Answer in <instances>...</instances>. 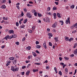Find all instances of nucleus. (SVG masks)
Masks as SVG:
<instances>
[{"label": "nucleus", "mask_w": 77, "mask_h": 77, "mask_svg": "<svg viewBox=\"0 0 77 77\" xmlns=\"http://www.w3.org/2000/svg\"><path fill=\"white\" fill-rule=\"evenodd\" d=\"M30 48H31V47L28 46L26 48V50H30Z\"/></svg>", "instance_id": "nucleus-8"}, {"label": "nucleus", "mask_w": 77, "mask_h": 77, "mask_svg": "<svg viewBox=\"0 0 77 77\" xmlns=\"http://www.w3.org/2000/svg\"><path fill=\"white\" fill-rule=\"evenodd\" d=\"M28 31L29 33H32V31L31 30H28Z\"/></svg>", "instance_id": "nucleus-40"}, {"label": "nucleus", "mask_w": 77, "mask_h": 77, "mask_svg": "<svg viewBox=\"0 0 77 77\" xmlns=\"http://www.w3.org/2000/svg\"><path fill=\"white\" fill-rule=\"evenodd\" d=\"M35 43L36 44V45H37V44H39V43L38 41H37Z\"/></svg>", "instance_id": "nucleus-48"}, {"label": "nucleus", "mask_w": 77, "mask_h": 77, "mask_svg": "<svg viewBox=\"0 0 77 77\" xmlns=\"http://www.w3.org/2000/svg\"><path fill=\"white\" fill-rule=\"evenodd\" d=\"M12 36H13V37L14 38H16V37H17V35H16V34H14L12 35Z\"/></svg>", "instance_id": "nucleus-21"}, {"label": "nucleus", "mask_w": 77, "mask_h": 77, "mask_svg": "<svg viewBox=\"0 0 77 77\" xmlns=\"http://www.w3.org/2000/svg\"><path fill=\"white\" fill-rule=\"evenodd\" d=\"M46 68L47 69H49V68H50L49 66H46Z\"/></svg>", "instance_id": "nucleus-42"}, {"label": "nucleus", "mask_w": 77, "mask_h": 77, "mask_svg": "<svg viewBox=\"0 0 77 77\" xmlns=\"http://www.w3.org/2000/svg\"><path fill=\"white\" fill-rule=\"evenodd\" d=\"M77 31L76 30H75L72 32V33H75Z\"/></svg>", "instance_id": "nucleus-47"}, {"label": "nucleus", "mask_w": 77, "mask_h": 77, "mask_svg": "<svg viewBox=\"0 0 77 77\" xmlns=\"http://www.w3.org/2000/svg\"><path fill=\"white\" fill-rule=\"evenodd\" d=\"M17 7L18 9L19 10L20 9V7H19V6L18 5H17Z\"/></svg>", "instance_id": "nucleus-56"}, {"label": "nucleus", "mask_w": 77, "mask_h": 77, "mask_svg": "<svg viewBox=\"0 0 77 77\" xmlns=\"http://www.w3.org/2000/svg\"><path fill=\"white\" fill-rule=\"evenodd\" d=\"M32 13H33V14H34L36 11H35V10H32Z\"/></svg>", "instance_id": "nucleus-33"}, {"label": "nucleus", "mask_w": 77, "mask_h": 77, "mask_svg": "<svg viewBox=\"0 0 77 77\" xmlns=\"http://www.w3.org/2000/svg\"><path fill=\"white\" fill-rule=\"evenodd\" d=\"M48 36H51V37H52V36H53V35L52 34V33H48Z\"/></svg>", "instance_id": "nucleus-17"}, {"label": "nucleus", "mask_w": 77, "mask_h": 77, "mask_svg": "<svg viewBox=\"0 0 77 77\" xmlns=\"http://www.w3.org/2000/svg\"><path fill=\"white\" fill-rule=\"evenodd\" d=\"M70 56L71 57H72L74 56V54H72L70 55Z\"/></svg>", "instance_id": "nucleus-34"}, {"label": "nucleus", "mask_w": 77, "mask_h": 77, "mask_svg": "<svg viewBox=\"0 0 77 77\" xmlns=\"http://www.w3.org/2000/svg\"><path fill=\"white\" fill-rule=\"evenodd\" d=\"M36 52L37 53H38V54L39 53V51H38V50H36Z\"/></svg>", "instance_id": "nucleus-62"}, {"label": "nucleus", "mask_w": 77, "mask_h": 77, "mask_svg": "<svg viewBox=\"0 0 77 77\" xmlns=\"http://www.w3.org/2000/svg\"><path fill=\"white\" fill-rule=\"evenodd\" d=\"M50 10V7H48L47 8V11H49Z\"/></svg>", "instance_id": "nucleus-35"}, {"label": "nucleus", "mask_w": 77, "mask_h": 77, "mask_svg": "<svg viewBox=\"0 0 77 77\" xmlns=\"http://www.w3.org/2000/svg\"><path fill=\"white\" fill-rule=\"evenodd\" d=\"M10 38V37H9V35H8L6 36L5 37V38H4V39H5L7 41V40H8V39H9Z\"/></svg>", "instance_id": "nucleus-2"}, {"label": "nucleus", "mask_w": 77, "mask_h": 77, "mask_svg": "<svg viewBox=\"0 0 77 77\" xmlns=\"http://www.w3.org/2000/svg\"><path fill=\"white\" fill-rule=\"evenodd\" d=\"M65 39L66 40V41H69V38L66 37V36H65Z\"/></svg>", "instance_id": "nucleus-7"}, {"label": "nucleus", "mask_w": 77, "mask_h": 77, "mask_svg": "<svg viewBox=\"0 0 77 77\" xmlns=\"http://www.w3.org/2000/svg\"><path fill=\"white\" fill-rule=\"evenodd\" d=\"M22 75H24V72H22Z\"/></svg>", "instance_id": "nucleus-59"}, {"label": "nucleus", "mask_w": 77, "mask_h": 77, "mask_svg": "<svg viewBox=\"0 0 77 77\" xmlns=\"http://www.w3.org/2000/svg\"><path fill=\"white\" fill-rule=\"evenodd\" d=\"M64 59H66L67 60H69V58L67 57H64Z\"/></svg>", "instance_id": "nucleus-29"}, {"label": "nucleus", "mask_w": 77, "mask_h": 77, "mask_svg": "<svg viewBox=\"0 0 77 77\" xmlns=\"http://www.w3.org/2000/svg\"><path fill=\"white\" fill-rule=\"evenodd\" d=\"M72 40H73V38H71L69 40V41L71 42V41H72Z\"/></svg>", "instance_id": "nucleus-19"}, {"label": "nucleus", "mask_w": 77, "mask_h": 77, "mask_svg": "<svg viewBox=\"0 0 77 77\" xmlns=\"http://www.w3.org/2000/svg\"><path fill=\"white\" fill-rule=\"evenodd\" d=\"M10 60H12L14 59V57H11L10 58H9Z\"/></svg>", "instance_id": "nucleus-16"}, {"label": "nucleus", "mask_w": 77, "mask_h": 77, "mask_svg": "<svg viewBox=\"0 0 77 77\" xmlns=\"http://www.w3.org/2000/svg\"><path fill=\"white\" fill-rule=\"evenodd\" d=\"M3 18L4 20H8V18H5V17H3Z\"/></svg>", "instance_id": "nucleus-46"}, {"label": "nucleus", "mask_w": 77, "mask_h": 77, "mask_svg": "<svg viewBox=\"0 0 77 77\" xmlns=\"http://www.w3.org/2000/svg\"><path fill=\"white\" fill-rule=\"evenodd\" d=\"M57 16L59 18H61V17L60 16V14L59 13H57Z\"/></svg>", "instance_id": "nucleus-9"}, {"label": "nucleus", "mask_w": 77, "mask_h": 77, "mask_svg": "<svg viewBox=\"0 0 77 77\" xmlns=\"http://www.w3.org/2000/svg\"><path fill=\"white\" fill-rule=\"evenodd\" d=\"M26 16L27 17L31 18H32V15L30 14V13H27Z\"/></svg>", "instance_id": "nucleus-1"}, {"label": "nucleus", "mask_w": 77, "mask_h": 77, "mask_svg": "<svg viewBox=\"0 0 77 77\" xmlns=\"http://www.w3.org/2000/svg\"><path fill=\"white\" fill-rule=\"evenodd\" d=\"M34 15H35V16H36V15L37 14V13L36 12V11L34 13Z\"/></svg>", "instance_id": "nucleus-38"}, {"label": "nucleus", "mask_w": 77, "mask_h": 77, "mask_svg": "<svg viewBox=\"0 0 77 77\" xmlns=\"http://www.w3.org/2000/svg\"><path fill=\"white\" fill-rule=\"evenodd\" d=\"M60 23H61V25H62V26H63V20H60Z\"/></svg>", "instance_id": "nucleus-11"}, {"label": "nucleus", "mask_w": 77, "mask_h": 77, "mask_svg": "<svg viewBox=\"0 0 77 77\" xmlns=\"http://www.w3.org/2000/svg\"><path fill=\"white\" fill-rule=\"evenodd\" d=\"M10 62H11V61H8V62L7 63V64H6L7 66H8L10 64V63H9Z\"/></svg>", "instance_id": "nucleus-28"}, {"label": "nucleus", "mask_w": 77, "mask_h": 77, "mask_svg": "<svg viewBox=\"0 0 77 77\" xmlns=\"http://www.w3.org/2000/svg\"><path fill=\"white\" fill-rule=\"evenodd\" d=\"M56 26H57V23L55 22L54 24L52 25V27L55 28V27H56Z\"/></svg>", "instance_id": "nucleus-3"}, {"label": "nucleus", "mask_w": 77, "mask_h": 77, "mask_svg": "<svg viewBox=\"0 0 77 77\" xmlns=\"http://www.w3.org/2000/svg\"><path fill=\"white\" fill-rule=\"evenodd\" d=\"M36 47L37 48H41V46L39 45H37L36 46Z\"/></svg>", "instance_id": "nucleus-14"}, {"label": "nucleus", "mask_w": 77, "mask_h": 77, "mask_svg": "<svg viewBox=\"0 0 77 77\" xmlns=\"http://www.w3.org/2000/svg\"><path fill=\"white\" fill-rule=\"evenodd\" d=\"M35 26H33L32 28V30H34V29H35Z\"/></svg>", "instance_id": "nucleus-51"}, {"label": "nucleus", "mask_w": 77, "mask_h": 77, "mask_svg": "<svg viewBox=\"0 0 77 77\" xmlns=\"http://www.w3.org/2000/svg\"><path fill=\"white\" fill-rule=\"evenodd\" d=\"M21 15H22V16H24V13H23V12H21Z\"/></svg>", "instance_id": "nucleus-55"}, {"label": "nucleus", "mask_w": 77, "mask_h": 77, "mask_svg": "<svg viewBox=\"0 0 77 77\" xmlns=\"http://www.w3.org/2000/svg\"><path fill=\"white\" fill-rule=\"evenodd\" d=\"M55 4H56V5H58L59 3L58 2H55Z\"/></svg>", "instance_id": "nucleus-43"}, {"label": "nucleus", "mask_w": 77, "mask_h": 77, "mask_svg": "<svg viewBox=\"0 0 77 77\" xmlns=\"http://www.w3.org/2000/svg\"><path fill=\"white\" fill-rule=\"evenodd\" d=\"M49 45L50 46H52V44H51V42H49Z\"/></svg>", "instance_id": "nucleus-36"}, {"label": "nucleus", "mask_w": 77, "mask_h": 77, "mask_svg": "<svg viewBox=\"0 0 77 77\" xmlns=\"http://www.w3.org/2000/svg\"><path fill=\"white\" fill-rule=\"evenodd\" d=\"M37 14L38 17H41V14H39L38 13Z\"/></svg>", "instance_id": "nucleus-30"}, {"label": "nucleus", "mask_w": 77, "mask_h": 77, "mask_svg": "<svg viewBox=\"0 0 77 77\" xmlns=\"http://www.w3.org/2000/svg\"><path fill=\"white\" fill-rule=\"evenodd\" d=\"M16 44H17V45H19L20 43H19V42H16Z\"/></svg>", "instance_id": "nucleus-53"}, {"label": "nucleus", "mask_w": 77, "mask_h": 77, "mask_svg": "<svg viewBox=\"0 0 77 77\" xmlns=\"http://www.w3.org/2000/svg\"><path fill=\"white\" fill-rule=\"evenodd\" d=\"M1 8L2 9H5L6 8V6L5 5H3L2 6Z\"/></svg>", "instance_id": "nucleus-12"}, {"label": "nucleus", "mask_w": 77, "mask_h": 77, "mask_svg": "<svg viewBox=\"0 0 77 77\" xmlns=\"http://www.w3.org/2000/svg\"><path fill=\"white\" fill-rule=\"evenodd\" d=\"M66 24H68L69 22V21H68V20H66Z\"/></svg>", "instance_id": "nucleus-39"}, {"label": "nucleus", "mask_w": 77, "mask_h": 77, "mask_svg": "<svg viewBox=\"0 0 77 77\" xmlns=\"http://www.w3.org/2000/svg\"><path fill=\"white\" fill-rule=\"evenodd\" d=\"M11 70H12L13 71H15V68H14V67L12 66L11 68Z\"/></svg>", "instance_id": "nucleus-5"}, {"label": "nucleus", "mask_w": 77, "mask_h": 77, "mask_svg": "<svg viewBox=\"0 0 77 77\" xmlns=\"http://www.w3.org/2000/svg\"><path fill=\"white\" fill-rule=\"evenodd\" d=\"M53 15L54 17V18H55V19H56V14L54 13L53 14Z\"/></svg>", "instance_id": "nucleus-15"}, {"label": "nucleus", "mask_w": 77, "mask_h": 77, "mask_svg": "<svg viewBox=\"0 0 77 77\" xmlns=\"http://www.w3.org/2000/svg\"><path fill=\"white\" fill-rule=\"evenodd\" d=\"M18 25H19V23H18L16 22V26H18Z\"/></svg>", "instance_id": "nucleus-44"}, {"label": "nucleus", "mask_w": 77, "mask_h": 77, "mask_svg": "<svg viewBox=\"0 0 77 77\" xmlns=\"http://www.w3.org/2000/svg\"><path fill=\"white\" fill-rule=\"evenodd\" d=\"M27 19H26L23 21L24 24L26 23H27Z\"/></svg>", "instance_id": "nucleus-10"}, {"label": "nucleus", "mask_w": 77, "mask_h": 77, "mask_svg": "<svg viewBox=\"0 0 77 77\" xmlns=\"http://www.w3.org/2000/svg\"><path fill=\"white\" fill-rule=\"evenodd\" d=\"M16 62H17V60H15L13 62V63L14 64V65L16 64Z\"/></svg>", "instance_id": "nucleus-25"}, {"label": "nucleus", "mask_w": 77, "mask_h": 77, "mask_svg": "<svg viewBox=\"0 0 77 77\" xmlns=\"http://www.w3.org/2000/svg\"><path fill=\"white\" fill-rule=\"evenodd\" d=\"M73 53L74 54H75V55H76L77 54V49H76L74 51Z\"/></svg>", "instance_id": "nucleus-4"}, {"label": "nucleus", "mask_w": 77, "mask_h": 77, "mask_svg": "<svg viewBox=\"0 0 77 77\" xmlns=\"http://www.w3.org/2000/svg\"><path fill=\"white\" fill-rule=\"evenodd\" d=\"M59 74L61 76L62 75V72H61V71H59Z\"/></svg>", "instance_id": "nucleus-20"}, {"label": "nucleus", "mask_w": 77, "mask_h": 77, "mask_svg": "<svg viewBox=\"0 0 77 77\" xmlns=\"http://www.w3.org/2000/svg\"><path fill=\"white\" fill-rule=\"evenodd\" d=\"M54 39L55 40V42H57V41H58V38H55Z\"/></svg>", "instance_id": "nucleus-27"}, {"label": "nucleus", "mask_w": 77, "mask_h": 77, "mask_svg": "<svg viewBox=\"0 0 77 77\" xmlns=\"http://www.w3.org/2000/svg\"><path fill=\"white\" fill-rule=\"evenodd\" d=\"M29 72H30L29 71H27L26 72V75H29Z\"/></svg>", "instance_id": "nucleus-24"}, {"label": "nucleus", "mask_w": 77, "mask_h": 77, "mask_svg": "<svg viewBox=\"0 0 77 77\" xmlns=\"http://www.w3.org/2000/svg\"><path fill=\"white\" fill-rule=\"evenodd\" d=\"M74 7H75V5H72L70 7V8H72V9H74Z\"/></svg>", "instance_id": "nucleus-18"}, {"label": "nucleus", "mask_w": 77, "mask_h": 77, "mask_svg": "<svg viewBox=\"0 0 77 77\" xmlns=\"http://www.w3.org/2000/svg\"><path fill=\"white\" fill-rule=\"evenodd\" d=\"M25 39H26V38H25V37H24L22 39V41H25Z\"/></svg>", "instance_id": "nucleus-45"}, {"label": "nucleus", "mask_w": 77, "mask_h": 77, "mask_svg": "<svg viewBox=\"0 0 77 77\" xmlns=\"http://www.w3.org/2000/svg\"><path fill=\"white\" fill-rule=\"evenodd\" d=\"M43 46L45 48V49H47V46H46L45 43L43 44Z\"/></svg>", "instance_id": "nucleus-13"}, {"label": "nucleus", "mask_w": 77, "mask_h": 77, "mask_svg": "<svg viewBox=\"0 0 77 77\" xmlns=\"http://www.w3.org/2000/svg\"><path fill=\"white\" fill-rule=\"evenodd\" d=\"M35 2L36 3V2H38V0H35Z\"/></svg>", "instance_id": "nucleus-61"}, {"label": "nucleus", "mask_w": 77, "mask_h": 77, "mask_svg": "<svg viewBox=\"0 0 77 77\" xmlns=\"http://www.w3.org/2000/svg\"><path fill=\"white\" fill-rule=\"evenodd\" d=\"M69 19H70V18L69 17L67 18V21H69Z\"/></svg>", "instance_id": "nucleus-60"}, {"label": "nucleus", "mask_w": 77, "mask_h": 77, "mask_svg": "<svg viewBox=\"0 0 77 77\" xmlns=\"http://www.w3.org/2000/svg\"><path fill=\"white\" fill-rule=\"evenodd\" d=\"M77 46V43L75 44L74 46V48H75L76 46Z\"/></svg>", "instance_id": "nucleus-32"}, {"label": "nucleus", "mask_w": 77, "mask_h": 77, "mask_svg": "<svg viewBox=\"0 0 77 77\" xmlns=\"http://www.w3.org/2000/svg\"><path fill=\"white\" fill-rule=\"evenodd\" d=\"M18 70V68L16 67L15 69H14V71H17Z\"/></svg>", "instance_id": "nucleus-26"}, {"label": "nucleus", "mask_w": 77, "mask_h": 77, "mask_svg": "<svg viewBox=\"0 0 77 77\" xmlns=\"http://www.w3.org/2000/svg\"><path fill=\"white\" fill-rule=\"evenodd\" d=\"M10 39H11L12 38H14L13 37V36H10Z\"/></svg>", "instance_id": "nucleus-58"}, {"label": "nucleus", "mask_w": 77, "mask_h": 77, "mask_svg": "<svg viewBox=\"0 0 77 77\" xmlns=\"http://www.w3.org/2000/svg\"><path fill=\"white\" fill-rule=\"evenodd\" d=\"M46 19L47 21L48 20V19H49V18H48V17H46Z\"/></svg>", "instance_id": "nucleus-52"}, {"label": "nucleus", "mask_w": 77, "mask_h": 77, "mask_svg": "<svg viewBox=\"0 0 77 77\" xmlns=\"http://www.w3.org/2000/svg\"><path fill=\"white\" fill-rule=\"evenodd\" d=\"M52 31L53 32H56V29H53Z\"/></svg>", "instance_id": "nucleus-41"}, {"label": "nucleus", "mask_w": 77, "mask_h": 77, "mask_svg": "<svg viewBox=\"0 0 77 77\" xmlns=\"http://www.w3.org/2000/svg\"><path fill=\"white\" fill-rule=\"evenodd\" d=\"M20 27L21 28H24V25H22L20 26Z\"/></svg>", "instance_id": "nucleus-31"}, {"label": "nucleus", "mask_w": 77, "mask_h": 77, "mask_svg": "<svg viewBox=\"0 0 77 77\" xmlns=\"http://www.w3.org/2000/svg\"><path fill=\"white\" fill-rule=\"evenodd\" d=\"M2 3H5L6 2V0H2Z\"/></svg>", "instance_id": "nucleus-37"}, {"label": "nucleus", "mask_w": 77, "mask_h": 77, "mask_svg": "<svg viewBox=\"0 0 77 77\" xmlns=\"http://www.w3.org/2000/svg\"><path fill=\"white\" fill-rule=\"evenodd\" d=\"M53 11H54V10H57V8H56V7H54L53 8Z\"/></svg>", "instance_id": "nucleus-23"}, {"label": "nucleus", "mask_w": 77, "mask_h": 77, "mask_svg": "<svg viewBox=\"0 0 77 77\" xmlns=\"http://www.w3.org/2000/svg\"><path fill=\"white\" fill-rule=\"evenodd\" d=\"M59 59H60V60L61 61V60H62V57H59Z\"/></svg>", "instance_id": "nucleus-50"}, {"label": "nucleus", "mask_w": 77, "mask_h": 77, "mask_svg": "<svg viewBox=\"0 0 77 77\" xmlns=\"http://www.w3.org/2000/svg\"><path fill=\"white\" fill-rule=\"evenodd\" d=\"M9 3H11V0H8Z\"/></svg>", "instance_id": "nucleus-63"}, {"label": "nucleus", "mask_w": 77, "mask_h": 77, "mask_svg": "<svg viewBox=\"0 0 77 77\" xmlns=\"http://www.w3.org/2000/svg\"><path fill=\"white\" fill-rule=\"evenodd\" d=\"M26 66H23L22 67V69H24V68H26Z\"/></svg>", "instance_id": "nucleus-54"}, {"label": "nucleus", "mask_w": 77, "mask_h": 77, "mask_svg": "<svg viewBox=\"0 0 77 77\" xmlns=\"http://www.w3.org/2000/svg\"><path fill=\"white\" fill-rule=\"evenodd\" d=\"M75 66H77V63H75L74 65Z\"/></svg>", "instance_id": "nucleus-64"}, {"label": "nucleus", "mask_w": 77, "mask_h": 77, "mask_svg": "<svg viewBox=\"0 0 77 77\" xmlns=\"http://www.w3.org/2000/svg\"><path fill=\"white\" fill-rule=\"evenodd\" d=\"M8 33L11 34V33H14V30H11L8 32Z\"/></svg>", "instance_id": "nucleus-6"}, {"label": "nucleus", "mask_w": 77, "mask_h": 77, "mask_svg": "<svg viewBox=\"0 0 77 77\" xmlns=\"http://www.w3.org/2000/svg\"><path fill=\"white\" fill-rule=\"evenodd\" d=\"M33 71L34 72H36V70L35 69H33Z\"/></svg>", "instance_id": "nucleus-57"}, {"label": "nucleus", "mask_w": 77, "mask_h": 77, "mask_svg": "<svg viewBox=\"0 0 77 77\" xmlns=\"http://www.w3.org/2000/svg\"><path fill=\"white\" fill-rule=\"evenodd\" d=\"M32 54L34 56L36 57V54L35 52H32Z\"/></svg>", "instance_id": "nucleus-22"}, {"label": "nucleus", "mask_w": 77, "mask_h": 77, "mask_svg": "<svg viewBox=\"0 0 77 77\" xmlns=\"http://www.w3.org/2000/svg\"><path fill=\"white\" fill-rule=\"evenodd\" d=\"M60 65H63H63H64V63H60Z\"/></svg>", "instance_id": "nucleus-49"}]
</instances>
